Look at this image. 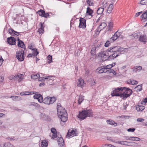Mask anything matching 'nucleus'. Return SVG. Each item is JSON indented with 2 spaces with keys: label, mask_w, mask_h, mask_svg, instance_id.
<instances>
[{
  "label": "nucleus",
  "mask_w": 147,
  "mask_h": 147,
  "mask_svg": "<svg viewBox=\"0 0 147 147\" xmlns=\"http://www.w3.org/2000/svg\"><path fill=\"white\" fill-rule=\"evenodd\" d=\"M119 47L118 46L111 47L107 50L100 52L98 57L101 58L103 61L107 60H111L114 59L119 56V54L118 53Z\"/></svg>",
  "instance_id": "1"
},
{
  "label": "nucleus",
  "mask_w": 147,
  "mask_h": 147,
  "mask_svg": "<svg viewBox=\"0 0 147 147\" xmlns=\"http://www.w3.org/2000/svg\"><path fill=\"white\" fill-rule=\"evenodd\" d=\"M57 114L61 121L63 122L66 121L67 120V114L64 108H63L60 103L57 104Z\"/></svg>",
  "instance_id": "2"
},
{
  "label": "nucleus",
  "mask_w": 147,
  "mask_h": 147,
  "mask_svg": "<svg viewBox=\"0 0 147 147\" xmlns=\"http://www.w3.org/2000/svg\"><path fill=\"white\" fill-rule=\"evenodd\" d=\"M92 113L91 109H87L86 108L79 112L78 117L81 120H82L85 119L87 117H92Z\"/></svg>",
  "instance_id": "3"
},
{
  "label": "nucleus",
  "mask_w": 147,
  "mask_h": 147,
  "mask_svg": "<svg viewBox=\"0 0 147 147\" xmlns=\"http://www.w3.org/2000/svg\"><path fill=\"white\" fill-rule=\"evenodd\" d=\"M123 91L122 93V98L123 100L125 99L130 96L132 94L133 91L132 90L128 88L123 87Z\"/></svg>",
  "instance_id": "4"
},
{
  "label": "nucleus",
  "mask_w": 147,
  "mask_h": 147,
  "mask_svg": "<svg viewBox=\"0 0 147 147\" xmlns=\"http://www.w3.org/2000/svg\"><path fill=\"white\" fill-rule=\"evenodd\" d=\"M123 87H117L115 88L111 92V95L112 96H119L122 98V93H120L123 91Z\"/></svg>",
  "instance_id": "5"
},
{
  "label": "nucleus",
  "mask_w": 147,
  "mask_h": 147,
  "mask_svg": "<svg viewBox=\"0 0 147 147\" xmlns=\"http://www.w3.org/2000/svg\"><path fill=\"white\" fill-rule=\"evenodd\" d=\"M24 50L20 49L17 51L16 53V57L17 59L20 61H22L24 60Z\"/></svg>",
  "instance_id": "6"
},
{
  "label": "nucleus",
  "mask_w": 147,
  "mask_h": 147,
  "mask_svg": "<svg viewBox=\"0 0 147 147\" xmlns=\"http://www.w3.org/2000/svg\"><path fill=\"white\" fill-rule=\"evenodd\" d=\"M16 40L14 37L10 36L7 38V41L8 43L11 45H15Z\"/></svg>",
  "instance_id": "7"
},
{
  "label": "nucleus",
  "mask_w": 147,
  "mask_h": 147,
  "mask_svg": "<svg viewBox=\"0 0 147 147\" xmlns=\"http://www.w3.org/2000/svg\"><path fill=\"white\" fill-rule=\"evenodd\" d=\"M86 20L82 18H80V23L79 26V28H85L86 27Z\"/></svg>",
  "instance_id": "8"
},
{
  "label": "nucleus",
  "mask_w": 147,
  "mask_h": 147,
  "mask_svg": "<svg viewBox=\"0 0 147 147\" xmlns=\"http://www.w3.org/2000/svg\"><path fill=\"white\" fill-rule=\"evenodd\" d=\"M57 140L58 142V145L61 147H64V141L61 135L58 136Z\"/></svg>",
  "instance_id": "9"
},
{
  "label": "nucleus",
  "mask_w": 147,
  "mask_h": 147,
  "mask_svg": "<svg viewBox=\"0 0 147 147\" xmlns=\"http://www.w3.org/2000/svg\"><path fill=\"white\" fill-rule=\"evenodd\" d=\"M139 40L140 42L145 44L147 41V36L144 34L140 35Z\"/></svg>",
  "instance_id": "10"
},
{
  "label": "nucleus",
  "mask_w": 147,
  "mask_h": 147,
  "mask_svg": "<svg viewBox=\"0 0 147 147\" xmlns=\"http://www.w3.org/2000/svg\"><path fill=\"white\" fill-rule=\"evenodd\" d=\"M33 97L34 99H38V101L40 103H41L43 102V99L42 96L40 94H34L33 96Z\"/></svg>",
  "instance_id": "11"
},
{
  "label": "nucleus",
  "mask_w": 147,
  "mask_h": 147,
  "mask_svg": "<svg viewBox=\"0 0 147 147\" xmlns=\"http://www.w3.org/2000/svg\"><path fill=\"white\" fill-rule=\"evenodd\" d=\"M23 75L21 74H16L15 76L13 78V79L14 80H18L19 82L22 81L23 79Z\"/></svg>",
  "instance_id": "12"
},
{
  "label": "nucleus",
  "mask_w": 147,
  "mask_h": 147,
  "mask_svg": "<svg viewBox=\"0 0 147 147\" xmlns=\"http://www.w3.org/2000/svg\"><path fill=\"white\" fill-rule=\"evenodd\" d=\"M8 32L12 36L15 35L19 36L20 34V32H16L12 29H9Z\"/></svg>",
  "instance_id": "13"
},
{
  "label": "nucleus",
  "mask_w": 147,
  "mask_h": 147,
  "mask_svg": "<svg viewBox=\"0 0 147 147\" xmlns=\"http://www.w3.org/2000/svg\"><path fill=\"white\" fill-rule=\"evenodd\" d=\"M26 105L27 106H33L37 108H39L40 107V105L37 103L34 102H28L27 103Z\"/></svg>",
  "instance_id": "14"
},
{
  "label": "nucleus",
  "mask_w": 147,
  "mask_h": 147,
  "mask_svg": "<svg viewBox=\"0 0 147 147\" xmlns=\"http://www.w3.org/2000/svg\"><path fill=\"white\" fill-rule=\"evenodd\" d=\"M143 22L147 21V10L145 11L140 16Z\"/></svg>",
  "instance_id": "15"
},
{
  "label": "nucleus",
  "mask_w": 147,
  "mask_h": 147,
  "mask_svg": "<svg viewBox=\"0 0 147 147\" xmlns=\"http://www.w3.org/2000/svg\"><path fill=\"white\" fill-rule=\"evenodd\" d=\"M93 10L91 9L90 7H88L86 9V14L87 15H89L92 17L93 15L92 14L93 12Z\"/></svg>",
  "instance_id": "16"
},
{
  "label": "nucleus",
  "mask_w": 147,
  "mask_h": 147,
  "mask_svg": "<svg viewBox=\"0 0 147 147\" xmlns=\"http://www.w3.org/2000/svg\"><path fill=\"white\" fill-rule=\"evenodd\" d=\"M142 69V67L140 66H138L132 68V71L136 72L137 71H140Z\"/></svg>",
  "instance_id": "17"
},
{
  "label": "nucleus",
  "mask_w": 147,
  "mask_h": 147,
  "mask_svg": "<svg viewBox=\"0 0 147 147\" xmlns=\"http://www.w3.org/2000/svg\"><path fill=\"white\" fill-rule=\"evenodd\" d=\"M106 122L108 124L111 125H113L114 126H116L117 125V123H115L114 121L111 119L107 120Z\"/></svg>",
  "instance_id": "18"
},
{
  "label": "nucleus",
  "mask_w": 147,
  "mask_h": 147,
  "mask_svg": "<svg viewBox=\"0 0 147 147\" xmlns=\"http://www.w3.org/2000/svg\"><path fill=\"white\" fill-rule=\"evenodd\" d=\"M20 43L19 44V42H18V46L19 47L21 48H24V50H25L26 49V47L24 43L22 40L20 42Z\"/></svg>",
  "instance_id": "19"
},
{
  "label": "nucleus",
  "mask_w": 147,
  "mask_h": 147,
  "mask_svg": "<svg viewBox=\"0 0 147 147\" xmlns=\"http://www.w3.org/2000/svg\"><path fill=\"white\" fill-rule=\"evenodd\" d=\"M107 24L105 22L101 23L99 26L98 29L100 30V31L104 29L106 26Z\"/></svg>",
  "instance_id": "20"
},
{
  "label": "nucleus",
  "mask_w": 147,
  "mask_h": 147,
  "mask_svg": "<svg viewBox=\"0 0 147 147\" xmlns=\"http://www.w3.org/2000/svg\"><path fill=\"white\" fill-rule=\"evenodd\" d=\"M84 82V81L82 79H79L78 82V86L82 87V86H83Z\"/></svg>",
  "instance_id": "21"
},
{
  "label": "nucleus",
  "mask_w": 147,
  "mask_h": 147,
  "mask_svg": "<svg viewBox=\"0 0 147 147\" xmlns=\"http://www.w3.org/2000/svg\"><path fill=\"white\" fill-rule=\"evenodd\" d=\"M144 108V107L142 105H138L136 107V109L138 112L142 111Z\"/></svg>",
  "instance_id": "22"
},
{
  "label": "nucleus",
  "mask_w": 147,
  "mask_h": 147,
  "mask_svg": "<svg viewBox=\"0 0 147 147\" xmlns=\"http://www.w3.org/2000/svg\"><path fill=\"white\" fill-rule=\"evenodd\" d=\"M10 98H12L13 100L15 101H18L21 100V97L18 96H10Z\"/></svg>",
  "instance_id": "23"
},
{
  "label": "nucleus",
  "mask_w": 147,
  "mask_h": 147,
  "mask_svg": "<svg viewBox=\"0 0 147 147\" xmlns=\"http://www.w3.org/2000/svg\"><path fill=\"white\" fill-rule=\"evenodd\" d=\"M84 96L82 95H80L79 98L78 100V105H80L82 102L84 100Z\"/></svg>",
  "instance_id": "24"
},
{
  "label": "nucleus",
  "mask_w": 147,
  "mask_h": 147,
  "mask_svg": "<svg viewBox=\"0 0 147 147\" xmlns=\"http://www.w3.org/2000/svg\"><path fill=\"white\" fill-rule=\"evenodd\" d=\"M104 11V8L102 7H100L99 8L97 11V13L98 14H102L103 15V14L102 13Z\"/></svg>",
  "instance_id": "25"
},
{
  "label": "nucleus",
  "mask_w": 147,
  "mask_h": 147,
  "mask_svg": "<svg viewBox=\"0 0 147 147\" xmlns=\"http://www.w3.org/2000/svg\"><path fill=\"white\" fill-rule=\"evenodd\" d=\"M49 96H47L43 100V103H44L47 104V105H49L50 103L49 102H50L49 101Z\"/></svg>",
  "instance_id": "26"
},
{
  "label": "nucleus",
  "mask_w": 147,
  "mask_h": 147,
  "mask_svg": "<svg viewBox=\"0 0 147 147\" xmlns=\"http://www.w3.org/2000/svg\"><path fill=\"white\" fill-rule=\"evenodd\" d=\"M113 7V5L112 4H110L108 8L107 11V13H111L112 11Z\"/></svg>",
  "instance_id": "27"
},
{
  "label": "nucleus",
  "mask_w": 147,
  "mask_h": 147,
  "mask_svg": "<svg viewBox=\"0 0 147 147\" xmlns=\"http://www.w3.org/2000/svg\"><path fill=\"white\" fill-rule=\"evenodd\" d=\"M50 104H53L56 100V98L54 97H51L49 96Z\"/></svg>",
  "instance_id": "28"
},
{
  "label": "nucleus",
  "mask_w": 147,
  "mask_h": 147,
  "mask_svg": "<svg viewBox=\"0 0 147 147\" xmlns=\"http://www.w3.org/2000/svg\"><path fill=\"white\" fill-rule=\"evenodd\" d=\"M52 62V56L49 55L47 57V62L48 63H50Z\"/></svg>",
  "instance_id": "29"
},
{
  "label": "nucleus",
  "mask_w": 147,
  "mask_h": 147,
  "mask_svg": "<svg viewBox=\"0 0 147 147\" xmlns=\"http://www.w3.org/2000/svg\"><path fill=\"white\" fill-rule=\"evenodd\" d=\"M32 54L34 56H36L39 54V52L37 51V49L36 48L32 49Z\"/></svg>",
  "instance_id": "30"
},
{
  "label": "nucleus",
  "mask_w": 147,
  "mask_h": 147,
  "mask_svg": "<svg viewBox=\"0 0 147 147\" xmlns=\"http://www.w3.org/2000/svg\"><path fill=\"white\" fill-rule=\"evenodd\" d=\"M40 77L39 74H33L31 76V79H36Z\"/></svg>",
  "instance_id": "31"
},
{
  "label": "nucleus",
  "mask_w": 147,
  "mask_h": 147,
  "mask_svg": "<svg viewBox=\"0 0 147 147\" xmlns=\"http://www.w3.org/2000/svg\"><path fill=\"white\" fill-rule=\"evenodd\" d=\"M37 13L38 14L39 16L42 17V16L45 13V11L43 10L40 9L38 11Z\"/></svg>",
  "instance_id": "32"
},
{
  "label": "nucleus",
  "mask_w": 147,
  "mask_h": 147,
  "mask_svg": "<svg viewBox=\"0 0 147 147\" xmlns=\"http://www.w3.org/2000/svg\"><path fill=\"white\" fill-rule=\"evenodd\" d=\"M4 147H15V146L10 143L7 142L4 144Z\"/></svg>",
  "instance_id": "33"
},
{
  "label": "nucleus",
  "mask_w": 147,
  "mask_h": 147,
  "mask_svg": "<svg viewBox=\"0 0 147 147\" xmlns=\"http://www.w3.org/2000/svg\"><path fill=\"white\" fill-rule=\"evenodd\" d=\"M129 36L130 37L132 36L134 37L135 39H137L138 38H139L140 35H139L138 34V33H137L130 35H129Z\"/></svg>",
  "instance_id": "34"
},
{
  "label": "nucleus",
  "mask_w": 147,
  "mask_h": 147,
  "mask_svg": "<svg viewBox=\"0 0 147 147\" xmlns=\"http://www.w3.org/2000/svg\"><path fill=\"white\" fill-rule=\"evenodd\" d=\"M113 24L111 22H109L108 23V27L107 31H111V29L113 27Z\"/></svg>",
  "instance_id": "35"
},
{
  "label": "nucleus",
  "mask_w": 147,
  "mask_h": 147,
  "mask_svg": "<svg viewBox=\"0 0 147 147\" xmlns=\"http://www.w3.org/2000/svg\"><path fill=\"white\" fill-rule=\"evenodd\" d=\"M86 2L88 5L89 6H92L94 4L93 0H88Z\"/></svg>",
  "instance_id": "36"
},
{
  "label": "nucleus",
  "mask_w": 147,
  "mask_h": 147,
  "mask_svg": "<svg viewBox=\"0 0 147 147\" xmlns=\"http://www.w3.org/2000/svg\"><path fill=\"white\" fill-rule=\"evenodd\" d=\"M118 37L117 36L115 35V33H114V35L112 36V37L110 39V40H111L112 42H114L116 40Z\"/></svg>",
  "instance_id": "37"
},
{
  "label": "nucleus",
  "mask_w": 147,
  "mask_h": 147,
  "mask_svg": "<svg viewBox=\"0 0 147 147\" xmlns=\"http://www.w3.org/2000/svg\"><path fill=\"white\" fill-rule=\"evenodd\" d=\"M96 48L94 47H92L91 51L90 53L92 55H94L96 54Z\"/></svg>",
  "instance_id": "38"
},
{
  "label": "nucleus",
  "mask_w": 147,
  "mask_h": 147,
  "mask_svg": "<svg viewBox=\"0 0 147 147\" xmlns=\"http://www.w3.org/2000/svg\"><path fill=\"white\" fill-rule=\"evenodd\" d=\"M48 143L46 140H43L42 143V147H47Z\"/></svg>",
  "instance_id": "39"
},
{
  "label": "nucleus",
  "mask_w": 147,
  "mask_h": 147,
  "mask_svg": "<svg viewBox=\"0 0 147 147\" xmlns=\"http://www.w3.org/2000/svg\"><path fill=\"white\" fill-rule=\"evenodd\" d=\"M96 70H98V73L99 74L103 73L104 71H103V66L99 67Z\"/></svg>",
  "instance_id": "40"
},
{
  "label": "nucleus",
  "mask_w": 147,
  "mask_h": 147,
  "mask_svg": "<svg viewBox=\"0 0 147 147\" xmlns=\"http://www.w3.org/2000/svg\"><path fill=\"white\" fill-rule=\"evenodd\" d=\"M135 89H136L137 91L140 92L142 90V86L141 85H139L137 86L135 88Z\"/></svg>",
  "instance_id": "41"
},
{
  "label": "nucleus",
  "mask_w": 147,
  "mask_h": 147,
  "mask_svg": "<svg viewBox=\"0 0 147 147\" xmlns=\"http://www.w3.org/2000/svg\"><path fill=\"white\" fill-rule=\"evenodd\" d=\"M138 83L137 81L136 80H133V79H130V82L129 83V84H136Z\"/></svg>",
  "instance_id": "42"
},
{
  "label": "nucleus",
  "mask_w": 147,
  "mask_h": 147,
  "mask_svg": "<svg viewBox=\"0 0 147 147\" xmlns=\"http://www.w3.org/2000/svg\"><path fill=\"white\" fill-rule=\"evenodd\" d=\"M119 55L123 53L124 52V49L123 48L120 47H119Z\"/></svg>",
  "instance_id": "43"
},
{
  "label": "nucleus",
  "mask_w": 147,
  "mask_h": 147,
  "mask_svg": "<svg viewBox=\"0 0 147 147\" xmlns=\"http://www.w3.org/2000/svg\"><path fill=\"white\" fill-rule=\"evenodd\" d=\"M113 42L112 41V40H110V41L107 40L106 42V43H105V45H104L105 46V47H108L109 46V45H110L111 43V42Z\"/></svg>",
  "instance_id": "44"
},
{
  "label": "nucleus",
  "mask_w": 147,
  "mask_h": 147,
  "mask_svg": "<svg viewBox=\"0 0 147 147\" xmlns=\"http://www.w3.org/2000/svg\"><path fill=\"white\" fill-rule=\"evenodd\" d=\"M76 132L74 130H72L70 132V135H71L72 137L76 136L75 133Z\"/></svg>",
  "instance_id": "45"
},
{
  "label": "nucleus",
  "mask_w": 147,
  "mask_h": 147,
  "mask_svg": "<svg viewBox=\"0 0 147 147\" xmlns=\"http://www.w3.org/2000/svg\"><path fill=\"white\" fill-rule=\"evenodd\" d=\"M140 4L142 5L147 4V0H141L140 1Z\"/></svg>",
  "instance_id": "46"
},
{
  "label": "nucleus",
  "mask_w": 147,
  "mask_h": 147,
  "mask_svg": "<svg viewBox=\"0 0 147 147\" xmlns=\"http://www.w3.org/2000/svg\"><path fill=\"white\" fill-rule=\"evenodd\" d=\"M28 48L29 49H31L32 50V49H35L34 48V47L32 43H30L28 46Z\"/></svg>",
  "instance_id": "47"
},
{
  "label": "nucleus",
  "mask_w": 147,
  "mask_h": 147,
  "mask_svg": "<svg viewBox=\"0 0 147 147\" xmlns=\"http://www.w3.org/2000/svg\"><path fill=\"white\" fill-rule=\"evenodd\" d=\"M135 130L136 129L135 128H129L127 129V131L128 132H134Z\"/></svg>",
  "instance_id": "48"
},
{
  "label": "nucleus",
  "mask_w": 147,
  "mask_h": 147,
  "mask_svg": "<svg viewBox=\"0 0 147 147\" xmlns=\"http://www.w3.org/2000/svg\"><path fill=\"white\" fill-rule=\"evenodd\" d=\"M51 132L53 134L57 133L56 129L54 128H52L51 129Z\"/></svg>",
  "instance_id": "49"
},
{
  "label": "nucleus",
  "mask_w": 147,
  "mask_h": 147,
  "mask_svg": "<svg viewBox=\"0 0 147 147\" xmlns=\"http://www.w3.org/2000/svg\"><path fill=\"white\" fill-rule=\"evenodd\" d=\"M57 133H55V134H53L52 135V137H51V138L54 139L56 137L57 138H58V136H57Z\"/></svg>",
  "instance_id": "50"
},
{
  "label": "nucleus",
  "mask_w": 147,
  "mask_h": 147,
  "mask_svg": "<svg viewBox=\"0 0 147 147\" xmlns=\"http://www.w3.org/2000/svg\"><path fill=\"white\" fill-rule=\"evenodd\" d=\"M103 147H115V146L111 144H105Z\"/></svg>",
  "instance_id": "51"
},
{
  "label": "nucleus",
  "mask_w": 147,
  "mask_h": 147,
  "mask_svg": "<svg viewBox=\"0 0 147 147\" xmlns=\"http://www.w3.org/2000/svg\"><path fill=\"white\" fill-rule=\"evenodd\" d=\"M128 106V104H127V102L123 104L124 109L125 110L127 107Z\"/></svg>",
  "instance_id": "52"
},
{
  "label": "nucleus",
  "mask_w": 147,
  "mask_h": 147,
  "mask_svg": "<svg viewBox=\"0 0 147 147\" xmlns=\"http://www.w3.org/2000/svg\"><path fill=\"white\" fill-rule=\"evenodd\" d=\"M49 16V13H45H45H44L43 15L42 16V17H44L45 18H47Z\"/></svg>",
  "instance_id": "53"
},
{
  "label": "nucleus",
  "mask_w": 147,
  "mask_h": 147,
  "mask_svg": "<svg viewBox=\"0 0 147 147\" xmlns=\"http://www.w3.org/2000/svg\"><path fill=\"white\" fill-rule=\"evenodd\" d=\"M103 71H104L103 73L107 72L108 73V70H107V69L105 67V66H103Z\"/></svg>",
  "instance_id": "54"
},
{
  "label": "nucleus",
  "mask_w": 147,
  "mask_h": 147,
  "mask_svg": "<svg viewBox=\"0 0 147 147\" xmlns=\"http://www.w3.org/2000/svg\"><path fill=\"white\" fill-rule=\"evenodd\" d=\"M137 121L138 122H143L144 121V119L142 118H139L137 119Z\"/></svg>",
  "instance_id": "55"
},
{
  "label": "nucleus",
  "mask_w": 147,
  "mask_h": 147,
  "mask_svg": "<svg viewBox=\"0 0 147 147\" xmlns=\"http://www.w3.org/2000/svg\"><path fill=\"white\" fill-rule=\"evenodd\" d=\"M44 32V29H41L39 28L38 29V32L40 34H42Z\"/></svg>",
  "instance_id": "56"
},
{
  "label": "nucleus",
  "mask_w": 147,
  "mask_h": 147,
  "mask_svg": "<svg viewBox=\"0 0 147 147\" xmlns=\"http://www.w3.org/2000/svg\"><path fill=\"white\" fill-rule=\"evenodd\" d=\"M142 11H140V12H139L138 13H137L135 15V16L138 17V16H139L140 14H142Z\"/></svg>",
  "instance_id": "57"
},
{
  "label": "nucleus",
  "mask_w": 147,
  "mask_h": 147,
  "mask_svg": "<svg viewBox=\"0 0 147 147\" xmlns=\"http://www.w3.org/2000/svg\"><path fill=\"white\" fill-rule=\"evenodd\" d=\"M89 72H90V70L89 69H86L85 74L86 75H87V76L89 75Z\"/></svg>",
  "instance_id": "58"
},
{
  "label": "nucleus",
  "mask_w": 147,
  "mask_h": 147,
  "mask_svg": "<svg viewBox=\"0 0 147 147\" xmlns=\"http://www.w3.org/2000/svg\"><path fill=\"white\" fill-rule=\"evenodd\" d=\"M4 78L3 76H0V83H1L2 82Z\"/></svg>",
  "instance_id": "59"
},
{
  "label": "nucleus",
  "mask_w": 147,
  "mask_h": 147,
  "mask_svg": "<svg viewBox=\"0 0 147 147\" xmlns=\"http://www.w3.org/2000/svg\"><path fill=\"white\" fill-rule=\"evenodd\" d=\"M115 35L117 36H118V37L120 35V33L118 32V31H117L115 33Z\"/></svg>",
  "instance_id": "60"
},
{
  "label": "nucleus",
  "mask_w": 147,
  "mask_h": 147,
  "mask_svg": "<svg viewBox=\"0 0 147 147\" xmlns=\"http://www.w3.org/2000/svg\"><path fill=\"white\" fill-rule=\"evenodd\" d=\"M40 29H44V26H43V23H40Z\"/></svg>",
  "instance_id": "61"
},
{
  "label": "nucleus",
  "mask_w": 147,
  "mask_h": 147,
  "mask_svg": "<svg viewBox=\"0 0 147 147\" xmlns=\"http://www.w3.org/2000/svg\"><path fill=\"white\" fill-rule=\"evenodd\" d=\"M127 143V141H121V144L126 145V143Z\"/></svg>",
  "instance_id": "62"
},
{
  "label": "nucleus",
  "mask_w": 147,
  "mask_h": 147,
  "mask_svg": "<svg viewBox=\"0 0 147 147\" xmlns=\"http://www.w3.org/2000/svg\"><path fill=\"white\" fill-rule=\"evenodd\" d=\"M105 67L107 69H111L112 67H111V65H107V66H105Z\"/></svg>",
  "instance_id": "63"
},
{
  "label": "nucleus",
  "mask_w": 147,
  "mask_h": 147,
  "mask_svg": "<svg viewBox=\"0 0 147 147\" xmlns=\"http://www.w3.org/2000/svg\"><path fill=\"white\" fill-rule=\"evenodd\" d=\"M131 146H138V144L137 143H136L135 142H132V144H131Z\"/></svg>",
  "instance_id": "64"
}]
</instances>
